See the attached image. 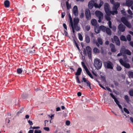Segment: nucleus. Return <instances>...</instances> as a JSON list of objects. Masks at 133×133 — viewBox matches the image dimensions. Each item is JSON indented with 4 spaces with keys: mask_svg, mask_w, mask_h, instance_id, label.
I'll list each match as a JSON object with an SVG mask.
<instances>
[{
    "mask_svg": "<svg viewBox=\"0 0 133 133\" xmlns=\"http://www.w3.org/2000/svg\"><path fill=\"white\" fill-rule=\"evenodd\" d=\"M85 41L87 43H89L90 41V39L88 36L86 35L85 36Z\"/></svg>",
    "mask_w": 133,
    "mask_h": 133,
    "instance_id": "nucleus-29",
    "label": "nucleus"
},
{
    "mask_svg": "<svg viewBox=\"0 0 133 133\" xmlns=\"http://www.w3.org/2000/svg\"><path fill=\"white\" fill-rule=\"evenodd\" d=\"M107 33L109 35H110L111 34V32L110 29L109 28H106L105 30Z\"/></svg>",
    "mask_w": 133,
    "mask_h": 133,
    "instance_id": "nucleus-28",
    "label": "nucleus"
},
{
    "mask_svg": "<svg viewBox=\"0 0 133 133\" xmlns=\"http://www.w3.org/2000/svg\"><path fill=\"white\" fill-rule=\"evenodd\" d=\"M128 75L129 78H133V72L131 71H129L128 72Z\"/></svg>",
    "mask_w": 133,
    "mask_h": 133,
    "instance_id": "nucleus-32",
    "label": "nucleus"
},
{
    "mask_svg": "<svg viewBox=\"0 0 133 133\" xmlns=\"http://www.w3.org/2000/svg\"><path fill=\"white\" fill-rule=\"evenodd\" d=\"M129 94L130 96H133V90H130L129 91Z\"/></svg>",
    "mask_w": 133,
    "mask_h": 133,
    "instance_id": "nucleus-47",
    "label": "nucleus"
},
{
    "mask_svg": "<svg viewBox=\"0 0 133 133\" xmlns=\"http://www.w3.org/2000/svg\"><path fill=\"white\" fill-rule=\"evenodd\" d=\"M22 72V70L20 68L18 69L17 70V72L19 74H21Z\"/></svg>",
    "mask_w": 133,
    "mask_h": 133,
    "instance_id": "nucleus-42",
    "label": "nucleus"
},
{
    "mask_svg": "<svg viewBox=\"0 0 133 133\" xmlns=\"http://www.w3.org/2000/svg\"><path fill=\"white\" fill-rule=\"evenodd\" d=\"M61 110L60 108L59 107H58L56 108V111H59Z\"/></svg>",
    "mask_w": 133,
    "mask_h": 133,
    "instance_id": "nucleus-61",
    "label": "nucleus"
},
{
    "mask_svg": "<svg viewBox=\"0 0 133 133\" xmlns=\"http://www.w3.org/2000/svg\"><path fill=\"white\" fill-rule=\"evenodd\" d=\"M129 44L130 45L133 47V42L131 41L130 42Z\"/></svg>",
    "mask_w": 133,
    "mask_h": 133,
    "instance_id": "nucleus-63",
    "label": "nucleus"
},
{
    "mask_svg": "<svg viewBox=\"0 0 133 133\" xmlns=\"http://www.w3.org/2000/svg\"><path fill=\"white\" fill-rule=\"evenodd\" d=\"M104 9L105 11L106 14L109 12L110 11V6L107 3H105L104 4Z\"/></svg>",
    "mask_w": 133,
    "mask_h": 133,
    "instance_id": "nucleus-13",
    "label": "nucleus"
},
{
    "mask_svg": "<svg viewBox=\"0 0 133 133\" xmlns=\"http://www.w3.org/2000/svg\"><path fill=\"white\" fill-rule=\"evenodd\" d=\"M81 64L83 68L85 69L87 74L91 78L93 79L94 78L91 72L88 70L87 67L85 65L83 62H81Z\"/></svg>",
    "mask_w": 133,
    "mask_h": 133,
    "instance_id": "nucleus-4",
    "label": "nucleus"
},
{
    "mask_svg": "<svg viewBox=\"0 0 133 133\" xmlns=\"http://www.w3.org/2000/svg\"><path fill=\"white\" fill-rule=\"evenodd\" d=\"M123 54V53H122V52H120V53H119V54H117V56H121Z\"/></svg>",
    "mask_w": 133,
    "mask_h": 133,
    "instance_id": "nucleus-60",
    "label": "nucleus"
},
{
    "mask_svg": "<svg viewBox=\"0 0 133 133\" xmlns=\"http://www.w3.org/2000/svg\"><path fill=\"white\" fill-rule=\"evenodd\" d=\"M94 65L95 67L97 69H99L102 65V63L101 60L98 58H96L94 61Z\"/></svg>",
    "mask_w": 133,
    "mask_h": 133,
    "instance_id": "nucleus-1",
    "label": "nucleus"
},
{
    "mask_svg": "<svg viewBox=\"0 0 133 133\" xmlns=\"http://www.w3.org/2000/svg\"><path fill=\"white\" fill-rule=\"evenodd\" d=\"M44 129L46 131H49V127H45L44 128Z\"/></svg>",
    "mask_w": 133,
    "mask_h": 133,
    "instance_id": "nucleus-55",
    "label": "nucleus"
},
{
    "mask_svg": "<svg viewBox=\"0 0 133 133\" xmlns=\"http://www.w3.org/2000/svg\"><path fill=\"white\" fill-rule=\"evenodd\" d=\"M63 27H64V29H65V30H64V32H65L67 33V32H66V31L67 30V26H66V24L64 23L63 24Z\"/></svg>",
    "mask_w": 133,
    "mask_h": 133,
    "instance_id": "nucleus-41",
    "label": "nucleus"
},
{
    "mask_svg": "<svg viewBox=\"0 0 133 133\" xmlns=\"http://www.w3.org/2000/svg\"><path fill=\"white\" fill-rule=\"evenodd\" d=\"M85 14L86 18L87 20H89L91 18V15L90 10L87 9L85 10Z\"/></svg>",
    "mask_w": 133,
    "mask_h": 133,
    "instance_id": "nucleus-12",
    "label": "nucleus"
},
{
    "mask_svg": "<svg viewBox=\"0 0 133 133\" xmlns=\"http://www.w3.org/2000/svg\"><path fill=\"white\" fill-rule=\"evenodd\" d=\"M73 13L75 16H77L78 15V11L77 6L75 5L73 8Z\"/></svg>",
    "mask_w": 133,
    "mask_h": 133,
    "instance_id": "nucleus-18",
    "label": "nucleus"
},
{
    "mask_svg": "<svg viewBox=\"0 0 133 133\" xmlns=\"http://www.w3.org/2000/svg\"><path fill=\"white\" fill-rule=\"evenodd\" d=\"M61 14H62V18H63L64 17L65 15V13L64 12H62L61 13Z\"/></svg>",
    "mask_w": 133,
    "mask_h": 133,
    "instance_id": "nucleus-57",
    "label": "nucleus"
},
{
    "mask_svg": "<svg viewBox=\"0 0 133 133\" xmlns=\"http://www.w3.org/2000/svg\"><path fill=\"white\" fill-rule=\"evenodd\" d=\"M98 42L99 44L101 45H102L103 44V41L102 39L100 37H99L98 38Z\"/></svg>",
    "mask_w": 133,
    "mask_h": 133,
    "instance_id": "nucleus-37",
    "label": "nucleus"
},
{
    "mask_svg": "<svg viewBox=\"0 0 133 133\" xmlns=\"http://www.w3.org/2000/svg\"><path fill=\"white\" fill-rule=\"evenodd\" d=\"M128 12L129 14H130L131 15H133V13H132V11L130 9H129L128 10Z\"/></svg>",
    "mask_w": 133,
    "mask_h": 133,
    "instance_id": "nucleus-48",
    "label": "nucleus"
},
{
    "mask_svg": "<svg viewBox=\"0 0 133 133\" xmlns=\"http://www.w3.org/2000/svg\"><path fill=\"white\" fill-rule=\"evenodd\" d=\"M123 110L124 111L128 114H129L130 113L129 112V110L126 108H123Z\"/></svg>",
    "mask_w": 133,
    "mask_h": 133,
    "instance_id": "nucleus-45",
    "label": "nucleus"
},
{
    "mask_svg": "<svg viewBox=\"0 0 133 133\" xmlns=\"http://www.w3.org/2000/svg\"><path fill=\"white\" fill-rule=\"evenodd\" d=\"M112 29L113 31H115L116 29V28L115 26H113L112 27Z\"/></svg>",
    "mask_w": 133,
    "mask_h": 133,
    "instance_id": "nucleus-58",
    "label": "nucleus"
},
{
    "mask_svg": "<svg viewBox=\"0 0 133 133\" xmlns=\"http://www.w3.org/2000/svg\"><path fill=\"white\" fill-rule=\"evenodd\" d=\"M95 2L93 0H91L89 2L88 5L89 8L90 9H92L94 6H95Z\"/></svg>",
    "mask_w": 133,
    "mask_h": 133,
    "instance_id": "nucleus-14",
    "label": "nucleus"
},
{
    "mask_svg": "<svg viewBox=\"0 0 133 133\" xmlns=\"http://www.w3.org/2000/svg\"><path fill=\"white\" fill-rule=\"evenodd\" d=\"M121 20L122 22L128 27L129 28H130L131 27V25L130 23L128 21L125 17H122L121 18Z\"/></svg>",
    "mask_w": 133,
    "mask_h": 133,
    "instance_id": "nucleus-7",
    "label": "nucleus"
},
{
    "mask_svg": "<svg viewBox=\"0 0 133 133\" xmlns=\"http://www.w3.org/2000/svg\"><path fill=\"white\" fill-rule=\"evenodd\" d=\"M124 58H123V61L124 62H127L128 61V59H127V56L125 55H124L123 54V55Z\"/></svg>",
    "mask_w": 133,
    "mask_h": 133,
    "instance_id": "nucleus-38",
    "label": "nucleus"
},
{
    "mask_svg": "<svg viewBox=\"0 0 133 133\" xmlns=\"http://www.w3.org/2000/svg\"><path fill=\"white\" fill-rule=\"evenodd\" d=\"M114 39L116 44L117 45H119L120 44V43L118 37L116 36H115L114 37Z\"/></svg>",
    "mask_w": 133,
    "mask_h": 133,
    "instance_id": "nucleus-19",
    "label": "nucleus"
},
{
    "mask_svg": "<svg viewBox=\"0 0 133 133\" xmlns=\"http://www.w3.org/2000/svg\"><path fill=\"white\" fill-rule=\"evenodd\" d=\"M114 100L117 105L119 104V102L116 98V99H115Z\"/></svg>",
    "mask_w": 133,
    "mask_h": 133,
    "instance_id": "nucleus-51",
    "label": "nucleus"
},
{
    "mask_svg": "<svg viewBox=\"0 0 133 133\" xmlns=\"http://www.w3.org/2000/svg\"><path fill=\"white\" fill-rule=\"evenodd\" d=\"M91 23L93 26H97V21L95 19H93L91 20Z\"/></svg>",
    "mask_w": 133,
    "mask_h": 133,
    "instance_id": "nucleus-24",
    "label": "nucleus"
},
{
    "mask_svg": "<svg viewBox=\"0 0 133 133\" xmlns=\"http://www.w3.org/2000/svg\"><path fill=\"white\" fill-rule=\"evenodd\" d=\"M118 106V107H119V108L121 109V110H122V112H123V109H122V106L120 105L119 104L117 105Z\"/></svg>",
    "mask_w": 133,
    "mask_h": 133,
    "instance_id": "nucleus-53",
    "label": "nucleus"
},
{
    "mask_svg": "<svg viewBox=\"0 0 133 133\" xmlns=\"http://www.w3.org/2000/svg\"><path fill=\"white\" fill-rule=\"evenodd\" d=\"M117 70L118 71H121L122 69L121 67L120 66H118L117 68Z\"/></svg>",
    "mask_w": 133,
    "mask_h": 133,
    "instance_id": "nucleus-49",
    "label": "nucleus"
},
{
    "mask_svg": "<svg viewBox=\"0 0 133 133\" xmlns=\"http://www.w3.org/2000/svg\"><path fill=\"white\" fill-rule=\"evenodd\" d=\"M110 47L111 48V51L112 52H115L116 50L115 48V45L112 44L111 43L110 44Z\"/></svg>",
    "mask_w": 133,
    "mask_h": 133,
    "instance_id": "nucleus-23",
    "label": "nucleus"
},
{
    "mask_svg": "<svg viewBox=\"0 0 133 133\" xmlns=\"http://www.w3.org/2000/svg\"><path fill=\"white\" fill-rule=\"evenodd\" d=\"M120 39L122 41H127L125 36L123 35H122L121 36Z\"/></svg>",
    "mask_w": 133,
    "mask_h": 133,
    "instance_id": "nucleus-34",
    "label": "nucleus"
},
{
    "mask_svg": "<svg viewBox=\"0 0 133 133\" xmlns=\"http://www.w3.org/2000/svg\"><path fill=\"white\" fill-rule=\"evenodd\" d=\"M127 38L128 41H130L131 40V36L130 35H128L127 36Z\"/></svg>",
    "mask_w": 133,
    "mask_h": 133,
    "instance_id": "nucleus-44",
    "label": "nucleus"
},
{
    "mask_svg": "<svg viewBox=\"0 0 133 133\" xmlns=\"http://www.w3.org/2000/svg\"><path fill=\"white\" fill-rule=\"evenodd\" d=\"M108 25L109 27L110 28H112L111 22L110 21H109L108 22Z\"/></svg>",
    "mask_w": 133,
    "mask_h": 133,
    "instance_id": "nucleus-50",
    "label": "nucleus"
},
{
    "mask_svg": "<svg viewBox=\"0 0 133 133\" xmlns=\"http://www.w3.org/2000/svg\"><path fill=\"white\" fill-rule=\"evenodd\" d=\"M125 26L122 24L121 23L118 26V29L119 31L123 32L125 30Z\"/></svg>",
    "mask_w": 133,
    "mask_h": 133,
    "instance_id": "nucleus-15",
    "label": "nucleus"
},
{
    "mask_svg": "<svg viewBox=\"0 0 133 133\" xmlns=\"http://www.w3.org/2000/svg\"><path fill=\"white\" fill-rule=\"evenodd\" d=\"M124 99L127 102H129V99L127 95H126L124 96Z\"/></svg>",
    "mask_w": 133,
    "mask_h": 133,
    "instance_id": "nucleus-39",
    "label": "nucleus"
},
{
    "mask_svg": "<svg viewBox=\"0 0 133 133\" xmlns=\"http://www.w3.org/2000/svg\"><path fill=\"white\" fill-rule=\"evenodd\" d=\"M100 30V28L97 27V26H95V31L96 33H99V32Z\"/></svg>",
    "mask_w": 133,
    "mask_h": 133,
    "instance_id": "nucleus-31",
    "label": "nucleus"
},
{
    "mask_svg": "<svg viewBox=\"0 0 133 133\" xmlns=\"http://www.w3.org/2000/svg\"><path fill=\"white\" fill-rule=\"evenodd\" d=\"M79 21V19L78 18H74L73 19L74 26H75L76 29L77 30H79L80 29V28L78 25Z\"/></svg>",
    "mask_w": 133,
    "mask_h": 133,
    "instance_id": "nucleus-8",
    "label": "nucleus"
},
{
    "mask_svg": "<svg viewBox=\"0 0 133 133\" xmlns=\"http://www.w3.org/2000/svg\"><path fill=\"white\" fill-rule=\"evenodd\" d=\"M81 64L83 68L85 69L87 74L91 78L93 79L94 78L91 72L88 70L87 67L85 65L83 62H81Z\"/></svg>",
    "mask_w": 133,
    "mask_h": 133,
    "instance_id": "nucleus-3",
    "label": "nucleus"
},
{
    "mask_svg": "<svg viewBox=\"0 0 133 133\" xmlns=\"http://www.w3.org/2000/svg\"><path fill=\"white\" fill-rule=\"evenodd\" d=\"M69 69H71V70H72V71H71V72H73L75 71L74 69L73 68H72V67H70L69 68Z\"/></svg>",
    "mask_w": 133,
    "mask_h": 133,
    "instance_id": "nucleus-62",
    "label": "nucleus"
},
{
    "mask_svg": "<svg viewBox=\"0 0 133 133\" xmlns=\"http://www.w3.org/2000/svg\"><path fill=\"white\" fill-rule=\"evenodd\" d=\"M83 81L87 84V86L89 87L90 89H91V83L87 79L83 77L82 81V82Z\"/></svg>",
    "mask_w": 133,
    "mask_h": 133,
    "instance_id": "nucleus-17",
    "label": "nucleus"
},
{
    "mask_svg": "<svg viewBox=\"0 0 133 133\" xmlns=\"http://www.w3.org/2000/svg\"><path fill=\"white\" fill-rule=\"evenodd\" d=\"M69 21L70 23L71 26L72 28V32H73V33H74L75 32V30H76V31H79V30H76L75 28V26H74L72 19L71 18V16L70 15H69Z\"/></svg>",
    "mask_w": 133,
    "mask_h": 133,
    "instance_id": "nucleus-9",
    "label": "nucleus"
},
{
    "mask_svg": "<svg viewBox=\"0 0 133 133\" xmlns=\"http://www.w3.org/2000/svg\"><path fill=\"white\" fill-rule=\"evenodd\" d=\"M42 131L39 130H35L34 133H41Z\"/></svg>",
    "mask_w": 133,
    "mask_h": 133,
    "instance_id": "nucleus-46",
    "label": "nucleus"
},
{
    "mask_svg": "<svg viewBox=\"0 0 133 133\" xmlns=\"http://www.w3.org/2000/svg\"><path fill=\"white\" fill-rule=\"evenodd\" d=\"M82 71V69L81 68H78L77 69V72L75 74V75L77 76L80 75L81 74Z\"/></svg>",
    "mask_w": 133,
    "mask_h": 133,
    "instance_id": "nucleus-26",
    "label": "nucleus"
},
{
    "mask_svg": "<svg viewBox=\"0 0 133 133\" xmlns=\"http://www.w3.org/2000/svg\"><path fill=\"white\" fill-rule=\"evenodd\" d=\"M78 37L79 40L81 41H82L83 40V37L82 34L79 33L78 34Z\"/></svg>",
    "mask_w": 133,
    "mask_h": 133,
    "instance_id": "nucleus-36",
    "label": "nucleus"
},
{
    "mask_svg": "<svg viewBox=\"0 0 133 133\" xmlns=\"http://www.w3.org/2000/svg\"><path fill=\"white\" fill-rule=\"evenodd\" d=\"M120 52L123 53V54H126L129 55H130L131 54V52L130 51L124 48H122L120 51Z\"/></svg>",
    "mask_w": 133,
    "mask_h": 133,
    "instance_id": "nucleus-11",
    "label": "nucleus"
},
{
    "mask_svg": "<svg viewBox=\"0 0 133 133\" xmlns=\"http://www.w3.org/2000/svg\"><path fill=\"white\" fill-rule=\"evenodd\" d=\"M70 124V122L69 121H67L66 122V124L67 125H69Z\"/></svg>",
    "mask_w": 133,
    "mask_h": 133,
    "instance_id": "nucleus-54",
    "label": "nucleus"
},
{
    "mask_svg": "<svg viewBox=\"0 0 133 133\" xmlns=\"http://www.w3.org/2000/svg\"><path fill=\"white\" fill-rule=\"evenodd\" d=\"M95 14L98 18H103V13L99 11L96 10L95 12Z\"/></svg>",
    "mask_w": 133,
    "mask_h": 133,
    "instance_id": "nucleus-16",
    "label": "nucleus"
},
{
    "mask_svg": "<svg viewBox=\"0 0 133 133\" xmlns=\"http://www.w3.org/2000/svg\"><path fill=\"white\" fill-rule=\"evenodd\" d=\"M110 15L106 14V15L105 16V18L106 20L107 21H109L111 19V18L110 17Z\"/></svg>",
    "mask_w": 133,
    "mask_h": 133,
    "instance_id": "nucleus-33",
    "label": "nucleus"
},
{
    "mask_svg": "<svg viewBox=\"0 0 133 133\" xmlns=\"http://www.w3.org/2000/svg\"><path fill=\"white\" fill-rule=\"evenodd\" d=\"M33 130H30L29 131L28 133H33Z\"/></svg>",
    "mask_w": 133,
    "mask_h": 133,
    "instance_id": "nucleus-64",
    "label": "nucleus"
},
{
    "mask_svg": "<svg viewBox=\"0 0 133 133\" xmlns=\"http://www.w3.org/2000/svg\"><path fill=\"white\" fill-rule=\"evenodd\" d=\"M81 64L83 68L85 69L87 74L91 78L93 79L94 78L91 72L88 70L87 67L85 65L83 62H81Z\"/></svg>",
    "mask_w": 133,
    "mask_h": 133,
    "instance_id": "nucleus-5",
    "label": "nucleus"
},
{
    "mask_svg": "<svg viewBox=\"0 0 133 133\" xmlns=\"http://www.w3.org/2000/svg\"><path fill=\"white\" fill-rule=\"evenodd\" d=\"M28 122L29 124L31 125H32L33 124L32 122L30 121V120H29L28 121Z\"/></svg>",
    "mask_w": 133,
    "mask_h": 133,
    "instance_id": "nucleus-56",
    "label": "nucleus"
},
{
    "mask_svg": "<svg viewBox=\"0 0 133 133\" xmlns=\"http://www.w3.org/2000/svg\"><path fill=\"white\" fill-rule=\"evenodd\" d=\"M66 5L67 8V9H69L71 8V5L69 4V3L68 1H66Z\"/></svg>",
    "mask_w": 133,
    "mask_h": 133,
    "instance_id": "nucleus-40",
    "label": "nucleus"
},
{
    "mask_svg": "<svg viewBox=\"0 0 133 133\" xmlns=\"http://www.w3.org/2000/svg\"><path fill=\"white\" fill-rule=\"evenodd\" d=\"M77 95L79 97L81 96L82 94L80 92H78L77 93Z\"/></svg>",
    "mask_w": 133,
    "mask_h": 133,
    "instance_id": "nucleus-59",
    "label": "nucleus"
},
{
    "mask_svg": "<svg viewBox=\"0 0 133 133\" xmlns=\"http://www.w3.org/2000/svg\"><path fill=\"white\" fill-rule=\"evenodd\" d=\"M126 3L127 6H131L133 3V1L132 0H128L127 1Z\"/></svg>",
    "mask_w": 133,
    "mask_h": 133,
    "instance_id": "nucleus-22",
    "label": "nucleus"
},
{
    "mask_svg": "<svg viewBox=\"0 0 133 133\" xmlns=\"http://www.w3.org/2000/svg\"><path fill=\"white\" fill-rule=\"evenodd\" d=\"M10 2L8 0H6L4 2L5 6L6 8L9 7L10 5Z\"/></svg>",
    "mask_w": 133,
    "mask_h": 133,
    "instance_id": "nucleus-27",
    "label": "nucleus"
},
{
    "mask_svg": "<svg viewBox=\"0 0 133 133\" xmlns=\"http://www.w3.org/2000/svg\"><path fill=\"white\" fill-rule=\"evenodd\" d=\"M103 1L101 0L100 1V3L99 5L98 4L96 3H95V8H100L103 4Z\"/></svg>",
    "mask_w": 133,
    "mask_h": 133,
    "instance_id": "nucleus-21",
    "label": "nucleus"
},
{
    "mask_svg": "<svg viewBox=\"0 0 133 133\" xmlns=\"http://www.w3.org/2000/svg\"><path fill=\"white\" fill-rule=\"evenodd\" d=\"M110 95L111 97L114 100L116 99V98L115 97V96L114 95L110 93Z\"/></svg>",
    "mask_w": 133,
    "mask_h": 133,
    "instance_id": "nucleus-52",
    "label": "nucleus"
},
{
    "mask_svg": "<svg viewBox=\"0 0 133 133\" xmlns=\"http://www.w3.org/2000/svg\"><path fill=\"white\" fill-rule=\"evenodd\" d=\"M105 66L108 69H113L114 65L110 61H107L104 63Z\"/></svg>",
    "mask_w": 133,
    "mask_h": 133,
    "instance_id": "nucleus-6",
    "label": "nucleus"
},
{
    "mask_svg": "<svg viewBox=\"0 0 133 133\" xmlns=\"http://www.w3.org/2000/svg\"><path fill=\"white\" fill-rule=\"evenodd\" d=\"M113 11H110L107 13L108 14L111 15V14L114 15L115 14H117L118 13L117 11L115 10H113Z\"/></svg>",
    "mask_w": 133,
    "mask_h": 133,
    "instance_id": "nucleus-25",
    "label": "nucleus"
},
{
    "mask_svg": "<svg viewBox=\"0 0 133 133\" xmlns=\"http://www.w3.org/2000/svg\"><path fill=\"white\" fill-rule=\"evenodd\" d=\"M119 61L120 64L125 68H130V64L128 63H127V62H124L122 59H119Z\"/></svg>",
    "mask_w": 133,
    "mask_h": 133,
    "instance_id": "nucleus-10",
    "label": "nucleus"
},
{
    "mask_svg": "<svg viewBox=\"0 0 133 133\" xmlns=\"http://www.w3.org/2000/svg\"><path fill=\"white\" fill-rule=\"evenodd\" d=\"M93 51L94 53L95 54H98L99 52V50L97 48L95 47L93 49Z\"/></svg>",
    "mask_w": 133,
    "mask_h": 133,
    "instance_id": "nucleus-30",
    "label": "nucleus"
},
{
    "mask_svg": "<svg viewBox=\"0 0 133 133\" xmlns=\"http://www.w3.org/2000/svg\"><path fill=\"white\" fill-rule=\"evenodd\" d=\"M85 29L87 31H89L90 29V27L89 25H87L85 27Z\"/></svg>",
    "mask_w": 133,
    "mask_h": 133,
    "instance_id": "nucleus-43",
    "label": "nucleus"
},
{
    "mask_svg": "<svg viewBox=\"0 0 133 133\" xmlns=\"http://www.w3.org/2000/svg\"><path fill=\"white\" fill-rule=\"evenodd\" d=\"M120 6V4L119 3L116 2L114 4L113 6L112 7V10H115L117 11L118 8Z\"/></svg>",
    "mask_w": 133,
    "mask_h": 133,
    "instance_id": "nucleus-20",
    "label": "nucleus"
},
{
    "mask_svg": "<svg viewBox=\"0 0 133 133\" xmlns=\"http://www.w3.org/2000/svg\"><path fill=\"white\" fill-rule=\"evenodd\" d=\"M100 30H102L103 32H105V31L106 28L103 25H101L99 27Z\"/></svg>",
    "mask_w": 133,
    "mask_h": 133,
    "instance_id": "nucleus-35",
    "label": "nucleus"
},
{
    "mask_svg": "<svg viewBox=\"0 0 133 133\" xmlns=\"http://www.w3.org/2000/svg\"><path fill=\"white\" fill-rule=\"evenodd\" d=\"M83 52L84 54L85 55L88 54L89 58L91 59V49L90 46H87L86 49H84Z\"/></svg>",
    "mask_w": 133,
    "mask_h": 133,
    "instance_id": "nucleus-2",
    "label": "nucleus"
}]
</instances>
